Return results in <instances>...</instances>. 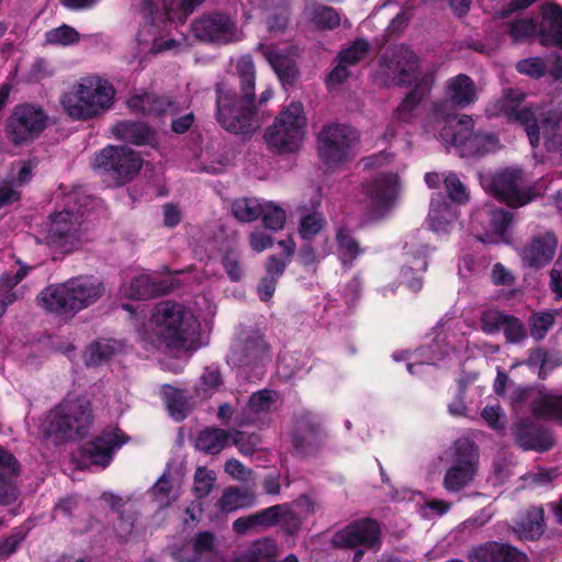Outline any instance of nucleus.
I'll return each instance as SVG.
<instances>
[{
    "label": "nucleus",
    "mask_w": 562,
    "mask_h": 562,
    "mask_svg": "<svg viewBox=\"0 0 562 562\" xmlns=\"http://www.w3.org/2000/svg\"><path fill=\"white\" fill-rule=\"evenodd\" d=\"M233 82L216 85V120L234 134H251L257 127L256 67L252 56L237 58Z\"/></svg>",
    "instance_id": "obj_1"
},
{
    "label": "nucleus",
    "mask_w": 562,
    "mask_h": 562,
    "mask_svg": "<svg viewBox=\"0 0 562 562\" xmlns=\"http://www.w3.org/2000/svg\"><path fill=\"white\" fill-rule=\"evenodd\" d=\"M199 327L191 310L168 300L154 306L148 323L139 329V336L153 349L180 351L193 345Z\"/></svg>",
    "instance_id": "obj_2"
},
{
    "label": "nucleus",
    "mask_w": 562,
    "mask_h": 562,
    "mask_svg": "<svg viewBox=\"0 0 562 562\" xmlns=\"http://www.w3.org/2000/svg\"><path fill=\"white\" fill-rule=\"evenodd\" d=\"M104 283L94 277H79L45 288L37 296L40 306L60 316H71L99 301Z\"/></svg>",
    "instance_id": "obj_3"
},
{
    "label": "nucleus",
    "mask_w": 562,
    "mask_h": 562,
    "mask_svg": "<svg viewBox=\"0 0 562 562\" xmlns=\"http://www.w3.org/2000/svg\"><path fill=\"white\" fill-rule=\"evenodd\" d=\"M272 360V348L265 334L254 327H241L234 336L226 362L248 380H261Z\"/></svg>",
    "instance_id": "obj_4"
},
{
    "label": "nucleus",
    "mask_w": 562,
    "mask_h": 562,
    "mask_svg": "<svg viewBox=\"0 0 562 562\" xmlns=\"http://www.w3.org/2000/svg\"><path fill=\"white\" fill-rule=\"evenodd\" d=\"M115 90L100 77H86L61 98V105L74 119L87 120L108 110L113 102Z\"/></svg>",
    "instance_id": "obj_5"
},
{
    "label": "nucleus",
    "mask_w": 562,
    "mask_h": 562,
    "mask_svg": "<svg viewBox=\"0 0 562 562\" xmlns=\"http://www.w3.org/2000/svg\"><path fill=\"white\" fill-rule=\"evenodd\" d=\"M490 190L499 202L519 209L542 196L547 184L543 179L526 183L522 169L506 168L492 177Z\"/></svg>",
    "instance_id": "obj_6"
},
{
    "label": "nucleus",
    "mask_w": 562,
    "mask_h": 562,
    "mask_svg": "<svg viewBox=\"0 0 562 562\" xmlns=\"http://www.w3.org/2000/svg\"><path fill=\"white\" fill-rule=\"evenodd\" d=\"M92 423L91 405L85 397L66 398L48 416L46 435L55 440L83 436Z\"/></svg>",
    "instance_id": "obj_7"
},
{
    "label": "nucleus",
    "mask_w": 562,
    "mask_h": 562,
    "mask_svg": "<svg viewBox=\"0 0 562 562\" xmlns=\"http://www.w3.org/2000/svg\"><path fill=\"white\" fill-rule=\"evenodd\" d=\"M441 136L457 147L462 157L480 158L501 147L495 133L474 130L473 119L467 114L460 115L453 125L445 127Z\"/></svg>",
    "instance_id": "obj_8"
},
{
    "label": "nucleus",
    "mask_w": 562,
    "mask_h": 562,
    "mask_svg": "<svg viewBox=\"0 0 562 562\" xmlns=\"http://www.w3.org/2000/svg\"><path fill=\"white\" fill-rule=\"evenodd\" d=\"M316 142L321 161L333 169L353 158L359 133L350 125L330 123L322 127Z\"/></svg>",
    "instance_id": "obj_9"
},
{
    "label": "nucleus",
    "mask_w": 562,
    "mask_h": 562,
    "mask_svg": "<svg viewBox=\"0 0 562 562\" xmlns=\"http://www.w3.org/2000/svg\"><path fill=\"white\" fill-rule=\"evenodd\" d=\"M306 117L301 102H291L266 131L267 145L277 153H293L303 139Z\"/></svg>",
    "instance_id": "obj_10"
},
{
    "label": "nucleus",
    "mask_w": 562,
    "mask_h": 562,
    "mask_svg": "<svg viewBox=\"0 0 562 562\" xmlns=\"http://www.w3.org/2000/svg\"><path fill=\"white\" fill-rule=\"evenodd\" d=\"M49 116L34 103H22L13 108L5 123V136L15 147L32 144L47 128Z\"/></svg>",
    "instance_id": "obj_11"
},
{
    "label": "nucleus",
    "mask_w": 562,
    "mask_h": 562,
    "mask_svg": "<svg viewBox=\"0 0 562 562\" xmlns=\"http://www.w3.org/2000/svg\"><path fill=\"white\" fill-rule=\"evenodd\" d=\"M142 166L139 155L127 146H106L93 160V168L105 175L115 186L132 181Z\"/></svg>",
    "instance_id": "obj_12"
},
{
    "label": "nucleus",
    "mask_w": 562,
    "mask_h": 562,
    "mask_svg": "<svg viewBox=\"0 0 562 562\" xmlns=\"http://www.w3.org/2000/svg\"><path fill=\"white\" fill-rule=\"evenodd\" d=\"M382 528L378 520L364 517L350 521L337 530L330 540L334 549L363 548L374 553L382 548Z\"/></svg>",
    "instance_id": "obj_13"
},
{
    "label": "nucleus",
    "mask_w": 562,
    "mask_h": 562,
    "mask_svg": "<svg viewBox=\"0 0 562 562\" xmlns=\"http://www.w3.org/2000/svg\"><path fill=\"white\" fill-rule=\"evenodd\" d=\"M379 66L385 69L398 87H411L424 76L420 74L418 56L405 44L387 47L379 59Z\"/></svg>",
    "instance_id": "obj_14"
},
{
    "label": "nucleus",
    "mask_w": 562,
    "mask_h": 562,
    "mask_svg": "<svg viewBox=\"0 0 562 562\" xmlns=\"http://www.w3.org/2000/svg\"><path fill=\"white\" fill-rule=\"evenodd\" d=\"M476 100L477 89L474 80L465 74H459L446 81L443 97L432 103V111L436 116L447 120L454 116L457 111L474 104Z\"/></svg>",
    "instance_id": "obj_15"
},
{
    "label": "nucleus",
    "mask_w": 562,
    "mask_h": 562,
    "mask_svg": "<svg viewBox=\"0 0 562 562\" xmlns=\"http://www.w3.org/2000/svg\"><path fill=\"white\" fill-rule=\"evenodd\" d=\"M326 434L314 414L302 412L294 417L291 441L296 454L302 458L316 457L325 446Z\"/></svg>",
    "instance_id": "obj_16"
},
{
    "label": "nucleus",
    "mask_w": 562,
    "mask_h": 562,
    "mask_svg": "<svg viewBox=\"0 0 562 562\" xmlns=\"http://www.w3.org/2000/svg\"><path fill=\"white\" fill-rule=\"evenodd\" d=\"M82 215L64 211L50 216L46 228V243L63 252H69L81 239Z\"/></svg>",
    "instance_id": "obj_17"
},
{
    "label": "nucleus",
    "mask_w": 562,
    "mask_h": 562,
    "mask_svg": "<svg viewBox=\"0 0 562 562\" xmlns=\"http://www.w3.org/2000/svg\"><path fill=\"white\" fill-rule=\"evenodd\" d=\"M526 94L518 89H508L501 106L503 115L509 123L521 125L528 136L530 145L539 146V126L537 125V111L535 105L521 106Z\"/></svg>",
    "instance_id": "obj_18"
},
{
    "label": "nucleus",
    "mask_w": 562,
    "mask_h": 562,
    "mask_svg": "<svg viewBox=\"0 0 562 562\" xmlns=\"http://www.w3.org/2000/svg\"><path fill=\"white\" fill-rule=\"evenodd\" d=\"M480 327L486 335H495L502 330L507 344H521L528 337L526 325L520 318L499 310L483 311Z\"/></svg>",
    "instance_id": "obj_19"
},
{
    "label": "nucleus",
    "mask_w": 562,
    "mask_h": 562,
    "mask_svg": "<svg viewBox=\"0 0 562 562\" xmlns=\"http://www.w3.org/2000/svg\"><path fill=\"white\" fill-rule=\"evenodd\" d=\"M363 202L372 215L389 210L397 192V177L392 173L380 175L362 184Z\"/></svg>",
    "instance_id": "obj_20"
},
{
    "label": "nucleus",
    "mask_w": 562,
    "mask_h": 562,
    "mask_svg": "<svg viewBox=\"0 0 562 562\" xmlns=\"http://www.w3.org/2000/svg\"><path fill=\"white\" fill-rule=\"evenodd\" d=\"M515 442L525 451H549L554 439L551 432L529 418H520L513 426Z\"/></svg>",
    "instance_id": "obj_21"
},
{
    "label": "nucleus",
    "mask_w": 562,
    "mask_h": 562,
    "mask_svg": "<svg viewBox=\"0 0 562 562\" xmlns=\"http://www.w3.org/2000/svg\"><path fill=\"white\" fill-rule=\"evenodd\" d=\"M557 247L555 234L546 232L532 236L521 249L520 257L525 266L539 269L552 261Z\"/></svg>",
    "instance_id": "obj_22"
},
{
    "label": "nucleus",
    "mask_w": 562,
    "mask_h": 562,
    "mask_svg": "<svg viewBox=\"0 0 562 562\" xmlns=\"http://www.w3.org/2000/svg\"><path fill=\"white\" fill-rule=\"evenodd\" d=\"M125 442L126 438L120 429L104 431L82 447V456L92 464L103 469L112 461L114 450L121 448Z\"/></svg>",
    "instance_id": "obj_23"
},
{
    "label": "nucleus",
    "mask_w": 562,
    "mask_h": 562,
    "mask_svg": "<svg viewBox=\"0 0 562 562\" xmlns=\"http://www.w3.org/2000/svg\"><path fill=\"white\" fill-rule=\"evenodd\" d=\"M470 562H528V557L516 547L487 541L472 550L469 555Z\"/></svg>",
    "instance_id": "obj_24"
},
{
    "label": "nucleus",
    "mask_w": 562,
    "mask_h": 562,
    "mask_svg": "<svg viewBox=\"0 0 562 562\" xmlns=\"http://www.w3.org/2000/svg\"><path fill=\"white\" fill-rule=\"evenodd\" d=\"M539 40L543 46H554L562 49V7L560 4L555 2L542 3Z\"/></svg>",
    "instance_id": "obj_25"
},
{
    "label": "nucleus",
    "mask_w": 562,
    "mask_h": 562,
    "mask_svg": "<svg viewBox=\"0 0 562 562\" xmlns=\"http://www.w3.org/2000/svg\"><path fill=\"white\" fill-rule=\"evenodd\" d=\"M432 77L427 74L417 80L396 108L394 115L397 120L408 123L415 117V111L420 102L429 94L432 88Z\"/></svg>",
    "instance_id": "obj_26"
},
{
    "label": "nucleus",
    "mask_w": 562,
    "mask_h": 562,
    "mask_svg": "<svg viewBox=\"0 0 562 562\" xmlns=\"http://www.w3.org/2000/svg\"><path fill=\"white\" fill-rule=\"evenodd\" d=\"M170 284L166 281H155L149 274L135 277L128 285H123L121 292L130 299L145 300L169 292Z\"/></svg>",
    "instance_id": "obj_27"
},
{
    "label": "nucleus",
    "mask_w": 562,
    "mask_h": 562,
    "mask_svg": "<svg viewBox=\"0 0 562 562\" xmlns=\"http://www.w3.org/2000/svg\"><path fill=\"white\" fill-rule=\"evenodd\" d=\"M288 265L289 260H281V258L276 255L268 257L265 265L266 273L257 285V293L262 302H268L272 299L277 284L283 276Z\"/></svg>",
    "instance_id": "obj_28"
},
{
    "label": "nucleus",
    "mask_w": 562,
    "mask_h": 562,
    "mask_svg": "<svg viewBox=\"0 0 562 562\" xmlns=\"http://www.w3.org/2000/svg\"><path fill=\"white\" fill-rule=\"evenodd\" d=\"M339 260L344 268L350 269L356 259L364 252L359 241L347 226H340L335 236Z\"/></svg>",
    "instance_id": "obj_29"
},
{
    "label": "nucleus",
    "mask_w": 562,
    "mask_h": 562,
    "mask_svg": "<svg viewBox=\"0 0 562 562\" xmlns=\"http://www.w3.org/2000/svg\"><path fill=\"white\" fill-rule=\"evenodd\" d=\"M211 552V532L204 531L196 536L193 543H187L172 551L179 562H203Z\"/></svg>",
    "instance_id": "obj_30"
},
{
    "label": "nucleus",
    "mask_w": 562,
    "mask_h": 562,
    "mask_svg": "<svg viewBox=\"0 0 562 562\" xmlns=\"http://www.w3.org/2000/svg\"><path fill=\"white\" fill-rule=\"evenodd\" d=\"M256 495L248 488L229 486L224 490L216 503V507L223 514L233 513L240 508H247L255 504Z\"/></svg>",
    "instance_id": "obj_31"
},
{
    "label": "nucleus",
    "mask_w": 562,
    "mask_h": 562,
    "mask_svg": "<svg viewBox=\"0 0 562 562\" xmlns=\"http://www.w3.org/2000/svg\"><path fill=\"white\" fill-rule=\"evenodd\" d=\"M479 447L470 438H458L451 447V463L479 470Z\"/></svg>",
    "instance_id": "obj_32"
},
{
    "label": "nucleus",
    "mask_w": 562,
    "mask_h": 562,
    "mask_svg": "<svg viewBox=\"0 0 562 562\" xmlns=\"http://www.w3.org/2000/svg\"><path fill=\"white\" fill-rule=\"evenodd\" d=\"M531 413L537 418L562 422V395L539 394L532 401Z\"/></svg>",
    "instance_id": "obj_33"
},
{
    "label": "nucleus",
    "mask_w": 562,
    "mask_h": 562,
    "mask_svg": "<svg viewBox=\"0 0 562 562\" xmlns=\"http://www.w3.org/2000/svg\"><path fill=\"white\" fill-rule=\"evenodd\" d=\"M306 11L310 22L319 31H330L340 25V14L333 7L314 2Z\"/></svg>",
    "instance_id": "obj_34"
},
{
    "label": "nucleus",
    "mask_w": 562,
    "mask_h": 562,
    "mask_svg": "<svg viewBox=\"0 0 562 562\" xmlns=\"http://www.w3.org/2000/svg\"><path fill=\"white\" fill-rule=\"evenodd\" d=\"M112 131L117 138L135 145L148 144L153 138L150 128L140 122H119Z\"/></svg>",
    "instance_id": "obj_35"
},
{
    "label": "nucleus",
    "mask_w": 562,
    "mask_h": 562,
    "mask_svg": "<svg viewBox=\"0 0 562 562\" xmlns=\"http://www.w3.org/2000/svg\"><path fill=\"white\" fill-rule=\"evenodd\" d=\"M477 471L451 463L445 473L442 486L450 493L461 492L474 481Z\"/></svg>",
    "instance_id": "obj_36"
},
{
    "label": "nucleus",
    "mask_w": 562,
    "mask_h": 562,
    "mask_svg": "<svg viewBox=\"0 0 562 562\" xmlns=\"http://www.w3.org/2000/svg\"><path fill=\"white\" fill-rule=\"evenodd\" d=\"M30 268L22 266L14 274H5L0 279V317L4 314L7 307L22 296L21 291H13V289L23 280L27 274Z\"/></svg>",
    "instance_id": "obj_37"
},
{
    "label": "nucleus",
    "mask_w": 562,
    "mask_h": 562,
    "mask_svg": "<svg viewBox=\"0 0 562 562\" xmlns=\"http://www.w3.org/2000/svg\"><path fill=\"white\" fill-rule=\"evenodd\" d=\"M161 395L170 416L177 422L183 420L191 409V405L183 391L170 385H164Z\"/></svg>",
    "instance_id": "obj_38"
},
{
    "label": "nucleus",
    "mask_w": 562,
    "mask_h": 562,
    "mask_svg": "<svg viewBox=\"0 0 562 562\" xmlns=\"http://www.w3.org/2000/svg\"><path fill=\"white\" fill-rule=\"evenodd\" d=\"M120 344L111 339H99L85 351V363L95 367L110 360L119 350Z\"/></svg>",
    "instance_id": "obj_39"
},
{
    "label": "nucleus",
    "mask_w": 562,
    "mask_h": 562,
    "mask_svg": "<svg viewBox=\"0 0 562 562\" xmlns=\"http://www.w3.org/2000/svg\"><path fill=\"white\" fill-rule=\"evenodd\" d=\"M277 544L269 538L259 539L234 562H277Z\"/></svg>",
    "instance_id": "obj_40"
},
{
    "label": "nucleus",
    "mask_w": 562,
    "mask_h": 562,
    "mask_svg": "<svg viewBox=\"0 0 562 562\" xmlns=\"http://www.w3.org/2000/svg\"><path fill=\"white\" fill-rule=\"evenodd\" d=\"M268 60L283 86L295 83L299 70L293 58L281 53H270Z\"/></svg>",
    "instance_id": "obj_41"
},
{
    "label": "nucleus",
    "mask_w": 562,
    "mask_h": 562,
    "mask_svg": "<svg viewBox=\"0 0 562 562\" xmlns=\"http://www.w3.org/2000/svg\"><path fill=\"white\" fill-rule=\"evenodd\" d=\"M239 40L236 23L229 15L213 12V44H229Z\"/></svg>",
    "instance_id": "obj_42"
},
{
    "label": "nucleus",
    "mask_w": 562,
    "mask_h": 562,
    "mask_svg": "<svg viewBox=\"0 0 562 562\" xmlns=\"http://www.w3.org/2000/svg\"><path fill=\"white\" fill-rule=\"evenodd\" d=\"M557 315L558 313L555 311L531 313L528 317V328L530 336L536 341L544 339L548 333L553 328Z\"/></svg>",
    "instance_id": "obj_43"
},
{
    "label": "nucleus",
    "mask_w": 562,
    "mask_h": 562,
    "mask_svg": "<svg viewBox=\"0 0 562 562\" xmlns=\"http://www.w3.org/2000/svg\"><path fill=\"white\" fill-rule=\"evenodd\" d=\"M544 510L541 507H531L520 522V530L526 539H537L544 532Z\"/></svg>",
    "instance_id": "obj_44"
},
{
    "label": "nucleus",
    "mask_w": 562,
    "mask_h": 562,
    "mask_svg": "<svg viewBox=\"0 0 562 562\" xmlns=\"http://www.w3.org/2000/svg\"><path fill=\"white\" fill-rule=\"evenodd\" d=\"M232 213L240 222L249 223L260 217L262 204L256 199L244 198L232 203Z\"/></svg>",
    "instance_id": "obj_45"
},
{
    "label": "nucleus",
    "mask_w": 562,
    "mask_h": 562,
    "mask_svg": "<svg viewBox=\"0 0 562 562\" xmlns=\"http://www.w3.org/2000/svg\"><path fill=\"white\" fill-rule=\"evenodd\" d=\"M326 224V218L321 212L307 213L300 218L299 235L303 240L312 241Z\"/></svg>",
    "instance_id": "obj_46"
},
{
    "label": "nucleus",
    "mask_w": 562,
    "mask_h": 562,
    "mask_svg": "<svg viewBox=\"0 0 562 562\" xmlns=\"http://www.w3.org/2000/svg\"><path fill=\"white\" fill-rule=\"evenodd\" d=\"M539 27L531 18L517 19L507 23V33L514 43H521L533 38Z\"/></svg>",
    "instance_id": "obj_47"
},
{
    "label": "nucleus",
    "mask_w": 562,
    "mask_h": 562,
    "mask_svg": "<svg viewBox=\"0 0 562 562\" xmlns=\"http://www.w3.org/2000/svg\"><path fill=\"white\" fill-rule=\"evenodd\" d=\"M537 111V125L539 132L542 130L544 135H554L560 126L562 114L555 109H544L542 105H535Z\"/></svg>",
    "instance_id": "obj_48"
},
{
    "label": "nucleus",
    "mask_w": 562,
    "mask_h": 562,
    "mask_svg": "<svg viewBox=\"0 0 562 562\" xmlns=\"http://www.w3.org/2000/svg\"><path fill=\"white\" fill-rule=\"evenodd\" d=\"M369 48L370 44L366 38H357L338 53L337 59L346 66H355L366 57Z\"/></svg>",
    "instance_id": "obj_49"
},
{
    "label": "nucleus",
    "mask_w": 562,
    "mask_h": 562,
    "mask_svg": "<svg viewBox=\"0 0 562 562\" xmlns=\"http://www.w3.org/2000/svg\"><path fill=\"white\" fill-rule=\"evenodd\" d=\"M80 41V34L70 25L63 24L45 33V42L55 46H69Z\"/></svg>",
    "instance_id": "obj_50"
},
{
    "label": "nucleus",
    "mask_w": 562,
    "mask_h": 562,
    "mask_svg": "<svg viewBox=\"0 0 562 562\" xmlns=\"http://www.w3.org/2000/svg\"><path fill=\"white\" fill-rule=\"evenodd\" d=\"M445 189L449 199L457 204H465L469 201V191L465 184L454 172H449L443 179Z\"/></svg>",
    "instance_id": "obj_51"
},
{
    "label": "nucleus",
    "mask_w": 562,
    "mask_h": 562,
    "mask_svg": "<svg viewBox=\"0 0 562 562\" xmlns=\"http://www.w3.org/2000/svg\"><path fill=\"white\" fill-rule=\"evenodd\" d=\"M260 217L263 226L273 232L282 229L285 224V211L271 203L262 204V213Z\"/></svg>",
    "instance_id": "obj_52"
},
{
    "label": "nucleus",
    "mask_w": 562,
    "mask_h": 562,
    "mask_svg": "<svg viewBox=\"0 0 562 562\" xmlns=\"http://www.w3.org/2000/svg\"><path fill=\"white\" fill-rule=\"evenodd\" d=\"M260 443L261 437L257 432L235 431L233 445L245 457H251L258 451Z\"/></svg>",
    "instance_id": "obj_53"
},
{
    "label": "nucleus",
    "mask_w": 562,
    "mask_h": 562,
    "mask_svg": "<svg viewBox=\"0 0 562 562\" xmlns=\"http://www.w3.org/2000/svg\"><path fill=\"white\" fill-rule=\"evenodd\" d=\"M549 351L541 348L535 347L528 350V356L525 360V364L530 369H538V378L541 380L547 379V366L549 360Z\"/></svg>",
    "instance_id": "obj_54"
},
{
    "label": "nucleus",
    "mask_w": 562,
    "mask_h": 562,
    "mask_svg": "<svg viewBox=\"0 0 562 562\" xmlns=\"http://www.w3.org/2000/svg\"><path fill=\"white\" fill-rule=\"evenodd\" d=\"M513 218L512 212L504 209H493L490 211V228L494 234L503 237L507 233Z\"/></svg>",
    "instance_id": "obj_55"
},
{
    "label": "nucleus",
    "mask_w": 562,
    "mask_h": 562,
    "mask_svg": "<svg viewBox=\"0 0 562 562\" xmlns=\"http://www.w3.org/2000/svg\"><path fill=\"white\" fill-rule=\"evenodd\" d=\"M19 462L8 450L0 447V480L12 482V477L19 473Z\"/></svg>",
    "instance_id": "obj_56"
},
{
    "label": "nucleus",
    "mask_w": 562,
    "mask_h": 562,
    "mask_svg": "<svg viewBox=\"0 0 562 562\" xmlns=\"http://www.w3.org/2000/svg\"><path fill=\"white\" fill-rule=\"evenodd\" d=\"M536 390L532 386H518L510 393V405L516 413L521 412L528 403L532 404L535 397Z\"/></svg>",
    "instance_id": "obj_57"
},
{
    "label": "nucleus",
    "mask_w": 562,
    "mask_h": 562,
    "mask_svg": "<svg viewBox=\"0 0 562 562\" xmlns=\"http://www.w3.org/2000/svg\"><path fill=\"white\" fill-rule=\"evenodd\" d=\"M518 72L527 75L531 78L539 79L546 75L547 65L539 57L522 59L516 66Z\"/></svg>",
    "instance_id": "obj_58"
},
{
    "label": "nucleus",
    "mask_w": 562,
    "mask_h": 562,
    "mask_svg": "<svg viewBox=\"0 0 562 562\" xmlns=\"http://www.w3.org/2000/svg\"><path fill=\"white\" fill-rule=\"evenodd\" d=\"M273 391L263 389L251 394L248 401V406L254 413H263L270 409L273 403Z\"/></svg>",
    "instance_id": "obj_59"
},
{
    "label": "nucleus",
    "mask_w": 562,
    "mask_h": 562,
    "mask_svg": "<svg viewBox=\"0 0 562 562\" xmlns=\"http://www.w3.org/2000/svg\"><path fill=\"white\" fill-rule=\"evenodd\" d=\"M157 100V95L153 93H144L133 95L128 101V108L135 112L153 115V106Z\"/></svg>",
    "instance_id": "obj_60"
},
{
    "label": "nucleus",
    "mask_w": 562,
    "mask_h": 562,
    "mask_svg": "<svg viewBox=\"0 0 562 562\" xmlns=\"http://www.w3.org/2000/svg\"><path fill=\"white\" fill-rule=\"evenodd\" d=\"M222 265H223L228 278L232 281L237 282L241 279L243 269L240 266L239 257L235 251H233V250L226 251L222 258Z\"/></svg>",
    "instance_id": "obj_61"
},
{
    "label": "nucleus",
    "mask_w": 562,
    "mask_h": 562,
    "mask_svg": "<svg viewBox=\"0 0 562 562\" xmlns=\"http://www.w3.org/2000/svg\"><path fill=\"white\" fill-rule=\"evenodd\" d=\"M194 494L198 498H203L211 492V475L206 467H199L194 475Z\"/></svg>",
    "instance_id": "obj_62"
},
{
    "label": "nucleus",
    "mask_w": 562,
    "mask_h": 562,
    "mask_svg": "<svg viewBox=\"0 0 562 562\" xmlns=\"http://www.w3.org/2000/svg\"><path fill=\"white\" fill-rule=\"evenodd\" d=\"M282 505H273L255 513L258 527H271L280 521Z\"/></svg>",
    "instance_id": "obj_63"
},
{
    "label": "nucleus",
    "mask_w": 562,
    "mask_h": 562,
    "mask_svg": "<svg viewBox=\"0 0 562 562\" xmlns=\"http://www.w3.org/2000/svg\"><path fill=\"white\" fill-rule=\"evenodd\" d=\"M550 289L557 300H562V254L554 262L550 271Z\"/></svg>",
    "instance_id": "obj_64"
}]
</instances>
